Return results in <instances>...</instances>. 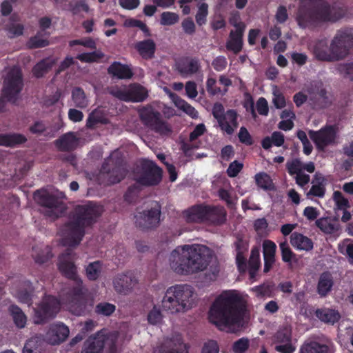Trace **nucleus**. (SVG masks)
<instances>
[{"label": "nucleus", "instance_id": "f257e3e1", "mask_svg": "<svg viewBox=\"0 0 353 353\" xmlns=\"http://www.w3.org/2000/svg\"><path fill=\"white\" fill-rule=\"evenodd\" d=\"M102 212V207L92 202L79 205L60 231L63 245L69 248L59 258V270L75 283V286L70 290L66 301L62 304L72 314L78 316L92 306L94 299L77 275V268L72 262L74 254L72 248L81 241L85 234V228L95 223Z\"/></svg>", "mask_w": 353, "mask_h": 353}, {"label": "nucleus", "instance_id": "f03ea898", "mask_svg": "<svg viewBox=\"0 0 353 353\" xmlns=\"http://www.w3.org/2000/svg\"><path fill=\"white\" fill-rule=\"evenodd\" d=\"M242 298L235 290L223 292L212 303L209 320L220 330L234 332L242 326Z\"/></svg>", "mask_w": 353, "mask_h": 353}, {"label": "nucleus", "instance_id": "7ed1b4c3", "mask_svg": "<svg viewBox=\"0 0 353 353\" xmlns=\"http://www.w3.org/2000/svg\"><path fill=\"white\" fill-rule=\"evenodd\" d=\"M212 252L201 244L183 245L173 250L168 258L173 272L179 275H191L207 269L212 260Z\"/></svg>", "mask_w": 353, "mask_h": 353}, {"label": "nucleus", "instance_id": "20e7f679", "mask_svg": "<svg viewBox=\"0 0 353 353\" xmlns=\"http://www.w3.org/2000/svg\"><path fill=\"white\" fill-rule=\"evenodd\" d=\"M197 294L188 284H177L169 287L161 300L162 309L171 314H183L197 305Z\"/></svg>", "mask_w": 353, "mask_h": 353}, {"label": "nucleus", "instance_id": "39448f33", "mask_svg": "<svg viewBox=\"0 0 353 353\" xmlns=\"http://www.w3.org/2000/svg\"><path fill=\"white\" fill-rule=\"evenodd\" d=\"M353 42V29L339 30L328 47L327 39L317 41L313 47L315 57L321 61H332L343 59Z\"/></svg>", "mask_w": 353, "mask_h": 353}, {"label": "nucleus", "instance_id": "423d86ee", "mask_svg": "<svg viewBox=\"0 0 353 353\" xmlns=\"http://www.w3.org/2000/svg\"><path fill=\"white\" fill-rule=\"evenodd\" d=\"M345 14L343 8L321 2L313 10L301 9L297 12L296 19L301 28H313L325 22H335L344 17Z\"/></svg>", "mask_w": 353, "mask_h": 353}, {"label": "nucleus", "instance_id": "0eeeda50", "mask_svg": "<svg viewBox=\"0 0 353 353\" xmlns=\"http://www.w3.org/2000/svg\"><path fill=\"white\" fill-rule=\"evenodd\" d=\"M119 340V336L117 332L101 330L86 339L81 353H117Z\"/></svg>", "mask_w": 353, "mask_h": 353}, {"label": "nucleus", "instance_id": "6e6552de", "mask_svg": "<svg viewBox=\"0 0 353 353\" xmlns=\"http://www.w3.org/2000/svg\"><path fill=\"white\" fill-rule=\"evenodd\" d=\"M2 89V97L0 99V112L3 110L4 100L14 103L19 98L23 88V81L19 68L12 67L6 69Z\"/></svg>", "mask_w": 353, "mask_h": 353}, {"label": "nucleus", "instance_id": "1a4fd4ad", "mask_svg": "<svg viewBox=\"0 0 353 353\" xmlns=\"http://www.w3.org/2000/svg\"><path fill=\"white\" fill-rule=\"evenodd\" d=\"M34 198L43 208L46 216L54 220L61 216L65 210L63 203V194L60 192H49L45 190H38Z\"/></svg>", "mask_w": 353, "mask_h": 353}, {"label": "nucleus", "instance_id": "9d476101", "mask_svg": "<svg viewBox=\"0 0 353 353\" xmlns=\"http://www.w3.org/2000/svg\"><path fill=\"white\" fill-rule=\"evenodd\" d=\"M142 123L150 130L161 136H169L172 130L170 125L163 119L161 113L152 105H148L139 110Z\"/></svg>", "mask_w": 353, "mask_h": 353}, {"label": "nucleus", "instance_id": "9b49d317", "mask_svg": "<svg viewBox=\"0 0 353 353\" xmlns=\"http://www.w3.org/2000/svg\"><path fill=\"white\" fill-rule=\"evenodd\" d=\"M60 302L54 296H45L38 306L34 309L32 321L34 324H41L53 318L59 312Z\"/></svg>", "mask_w": 353, "mask_h": 353}, {"label": "nucleus", "instance_id": "f8f14e48", "mask_svg": "<svg viewBox=\"0 0 353 353\" xmlns=\"http://www.w3.org/2000/svg\"><path fill=\"white\" fill-rule=\"evenodd\" d=\"M274 349L281 353H293L296 346L292 343V329L290 325H285L279 327L272 336Z\"/></svg>", "mask_w": 353, "mask_h": 353}, {"label": "nucleus", "instance_id": "ddd939ff", "mask_svg": "<svg viewBox=\"0 0 353 353\" xmlns=\"http://www.w3.org/2000/svg\"><path fill=\"white\" fill-rule=\"evenodd\" d=\"M308 133L316 148L321 150L336 143L337 132L334 126H325L318 131L310 130Z\"/></svg>", "mask_w": 353, "mask_h": 353}, {"label": "nucleus", "instance_id": "4468645a", "mask_svg": "<svg viewBox=\"0 0 353 353\" xmlns=\"http://www.w3.org/2000/svg\"><path fill=\"white\" fill-rule=\"evenodd\" d=\"M153 353H188V346L180 334L164 338L154 348Z\"/></svg>", "mask_w": 353, "mask_h": 353}, {"label": "nucleus", "instance_id": "2eb2a0df", "mask_svg": "<svg viewBox=\"0 0 353 353\" xmlns=\"http://www.w3.org/2000/svg\"><path fill=\"white\" fill-rule=\"evenodd\" d=\"M160 215L161 208L157 202H154L150 210H144L136 215V222L141 228H153L159 224Z\"/></svg>", "mask_w": 353, "mask_h": 353}, {"label": "nucleus", "instance_id": "dca6fc26", "mask_svg": "<svg viewBox=\"0 0 353 353\" xmlns=\"http://www.w3.org/2000/svg\"><path fill=\"white\" fill-rule=\"evenodd\" d=\"M161 170L152 161H147L145 163L143 173L137 178V181L144 185H154L161 181Z\"/></svg>", "mask_w": 353, "mask_h": 353}, {"label": "nucleus", "instance_id": "f3484780", "mask_svg": "<svg viewBox=\"0 0 353 353\" xmlns=\"http://www.w3.org/2000/svg\"><path fill=\"white\" fill-rule=\"evenodd\" d=\"M69 334V328L65 325L62 323H54L50 325L47 332L46 340L51 345H58L63 342Z\"/></svg>", "mask_w": 353, "mask_h": 353}, {"label": "nucleus", "instance_id": "a211bd4d", "mask_svg": "<svg viewBox=\"0 0 353 353\" xmlns=\"http://www.w3.org/2000/svg\"><path fill=\"white\" fill-rule=\"evenodd\" d=\"M137 284V279L131 273L118 274L113 280L114 288L120 294H128Z\"/></svg>", "mask_w": 353, "mask_h": 353}, {"label": "nucleus", "instance_id": "6ab92c4d", "mask_svg": "<svg viewBox=\"0 0 353 353\" xmlns=\"http://www.w3.org/2000/svg\"><path fill=\"white\" fill-rule=\"evenodd\" d=\"M310 95L308 103L315 110H320L326 108L330 103L329 99L325 95V91L321 90L314 93L312 89L307 87L305 90Z\"/></svg>", "mask_w": 353, "mask_h": 353}, {"label": "nucleus", "instance_id": "aec40b11", "mask_svg": "<svg viewBox=\"0 0 353 353\" xmlns=\"http://www.w3.org/2000/svg\"><path fill=\"white\" fill-rule=\"evenodd\" d=\"M221 129L228 134H232L238 127L237 113L234 110H229L225 117L218 121Z\"/></svg>", "mask_w": 353, "mask_h": 353}, {"label": "nucleus", "instance_id": "412c9836", "mask_svg": "<svg viewBox=\"0 0 353 353\" xmlns=\"http://www.w3.org/2000/svg\"><path fill=\"white\" fill-rule=\"evenodd\" d=\"M205 221L214 224H221L226 219V212L221 206H205Z\"/></svg>", "mask_w": 353, "mask_h": 353}, {"label": "nucleus", "instance_id": "4be33fe9", "mask_svg": "<svg viewBox=\"0 0 353 353\" xmlns=\"http://www.w3.org/2000/svg\"><path fill=\"white\" fill-rule=\"evenodd\" d=\"M264 257V272H268L272 268L275 261L276 244L270 241L265 240L263 243Z\"/></svg>", "mask_w": 353, "mask_h": 353}, {"label": "nucleus", "instance_id": "5701e85b", "mask_svg": "<svg viewBox=\"0 0 353 353\" xmlns=\"http://www.w3.org/2000/svg\"><path fill=\"white\" fill-rule=\"evenodd\" d=\"M201 68L199 61L195 59H187L177 64V70L183 77L196 73Z\"/></svg>", "mask_w": 353, "mask_h": 353}, {"label": "nucleus", "instance_id": "b1692460", "mask_svg": "<svg viewBox=\"0 0 353 353\" xmlns=\"http://www.w3.org/2000/svg\"><path fill=\"white\" fill-rule=\"evenodd\" d=\"M286 168L290 175H296L303 172V170H305L309 173H312L315 170V165L313 162L310 161L304 163L298 159L288 161L286 163Z\"/></svg>", "mask_w": 353, "mask_h": 353}, {"label": "nucleus", "instance_id": "393cba45", "mask_svg": "<svg viewBox=\"0 0 353 353\" xmlns=\"http://www.w3.org/2000/svg\"><path fill=\"white\" fill-rule=\"evenodd\" d=\"M238 30L231 31L229 39L226 43L228 50L232 51L234 54L239 53L243 46L242 37L243 34V26L240 25Z\"/></svg>", "mask_w": 353, "mask_h": 353}, {"label": "nucleus", "instance_id": "a878e982", "mask_svg": "<svg viewBox=\"0 0 353 353\" xmlns=\"http://www.w3.org/2000/svg\"><path fill=\"white\" fill-rule=\"evenodd\" d=\"M290 243L297 250L310 251L313 249L312 241L302 234L294 232L290 236Z\"/></svg>", "mask_w": 353, "mask_h": 353}, {"label": "nucleus", "instance_id": "bb28decb", "mask_svg": "<svg viewBox=\"0 0 353 353\" xmlns=\"http://www.w3.org/2000/svg\"><path fill=\"white\" fill-rule=\"evenodd\" d=\"M205 132V126L204 124L197 125L194 130L190 134V139L188 142L184 143L182 145V150L185 154L189 155L192 150L199 148V144L195 142L196 139L202 135Z\"/></svg>", "mask_w": 353, "mask_h": 353}, {"label": "nucleus", "instance_id": "cd10ccee", "mask_svg": "<svg viewBox=\"0 0 353 353\" xmlns=\"http://www.w3.org/2000/svg\"><path fill=\"white\" fill-rule=\"evenodd\" d=\"M206 205H194L184 212L186 221L198 223L205 221Z\"/></svg>", "mask_w": 353, "mask_h": 353}, {"label": "nucleus", "instance_id": "c85d7f7f", "mask_svg": "<svg viewBox=\"0 0 353 353\" xmlns=\"http://www.w3.org/2000/svg\"><path fill=\"white\" fill-rule=\"evenodd\" d=\"M55 144L60 150H71L77 146L78 139L73 132H68L57 139Z\"/></svg>", "mask_w": 353, "mask_h": 353}, {"label": "nucleus", "instance_id": "c756f323", "mask_svg": "<svg viewBox=\"0 0 353 353\" xmlns=\"http://www.w3.org/2000/svg\"><path fill=\"white\" fill-rule=\"evenodd\" d=\"M135 48L143 58L150 59L154 54L156 44L153 40L146 39L138 42Z\"/></svg>", "mask_w": 353, "mask_h": 353}, {"label": "nucleus", "instance_id": "7c9ffc66", "mask_svg": "<svg viewBox=\"0 0 353 353\" xmlns=\"http://www.w3.org/2000/svg\"><path fill=\"white\" fill-rule=\"evenodd\" d=\"M316 226L324 233L333 234L340 229L338 222L329 217H323L316 221Z\"/></svg>", "mask_w": 353, "mask_h": 353}, {"label": "nucleus", "instance_id": "2f4dec72", "mask_svg": "<svg viewBox=\"0 0 353 353\" xmlns=\"http://www.w3.org/2000/svg\"><path fill=\"white\" fill-rule=\"evenodd\" d=\"M108 72L118 79H130L132 76L131 68L127 65L114 62L108 68Z\"/></svg>", "mask_w": 353, "mask_h": 353}, {"label": "nucleus", "instance_id": "473e14b6", "mask_svg": "<svg viewBox=\"0 0 353 353\" xmlns=\"http://www.w3.org/2000/svg\"><path fill=\"white\" fill-rule=\"evenodd\" d=\"M333 281L332 275L328 272L321 274L318 285L317 292L321 296H325L332 290Z\"/></svg>", "mask_w": 353, "mask_h": 353}, {"label": "nucleus", "instance_id": "72a5a7b5", "mask_svg": "<svg viewBox=\"0 0 353 353\" xmlns=\"http://www.w3.org/2000/svg\"><path fill=\"white\" fill-rule=\"evenodd\" d=\"M330 347L327 344L317 341L305 343L299 350V353H328Z\"/></svg>", "mask_w": 353, "mask_h": 353}, {"label": "nucleus", "instance_id": "f704fd0d", "mask_svg": "<svg viewBox=\"0 0 353 353\" xmlns=\"http://www.w3.org/2000/svg\"><path fill=\"white\" fill-rule=\"evenodd\" d=\"M316 316L321 321L330 324H334L341 318V315L338 311L329 308L317 310L316 311Z\"/></svg>", "mask_w": 353, "mask_h": 353}, {"label": "nucleus", "instance_id": "c9c22d12", "mask_svg": "<svg viewBox=\"0 0 353 353\" xmlns=\"http://www.w3.org/2000/svg\"><path fill=\"white\" fill-rule=\"evenodd\" d=\"M170 98L172 99L176 107H177L179 110H182L193 119L198 117V112L194 107L179 97L174 93H170Z\"/></svg>", "mask_w": 353, "mask_h": 353}, {"label": "nucleus", "instance_id": "e433bc0d", "mask_svg": "<svg viewBox=\"0 0 353 353\" xmlns=\"http://www.w3.org/2000/svg\"><path fill=\"white\" fill-rule=\"evenodd\" d=\"M130 101L140 102L148 97V90L139 84H130L128 85Z\"/></svg>", "mask_w": 353, "mask_h": 353}, {"label": "nucleus", "instance_id": "4c0bfd02", "mask_svg": "<svg viewBox=\"0 0 353 353\" xmlns=\"http://www.w3.org/2000/svg\"><path fill=\"white\" fill-rule=\"evenodd\" d=\"M285 137L281 132H274L270 137H265L261 142L264 149L268 150L272 145L280 147L284 143Z\"/></svg>", "mask_w": 353, "mask_h": 353}, {"label": "nucleus", "instance_id": "58836bf2", "mask_svg": "<svg viewBox=\"0 0 353 353\" xmlns=\"http://www.w3.org/2000/svg\"><path fill=\"white\" fill-rule=\"evenodd\" d=\"M57 59L48 58L38 63L33 68L34 75L37 77H43L57 63Z\"/></svg>", "mask_w": 353, "mask_h": 353}, {"label": "nucleus", "instance_id": "ea45409f", "mask_svg": "<svg viewBox=\"0 0 353 353\" xmlns=\"http://www.w3.org/2000/svg\"><path fill=\"white\" fill-rule=\"evenodd\" d=\"M9 312L16 326L19 328L25 327L27 323V317L23 311L18 306L12 305L9 307Z\"/></svg>", "mask_w": 353, "mask_h": 353}, {"label": "nucleus", "instance_id": "a19ab883", "mask_svg": "<svg viewBox=\"0 0 353 353\" xmlns=\"http://www.w3.org/2000/svg\"><path fill=\"white\" fill-rule=\"evenodd\" d=\"M26 141V137L23 135L19 134L0 135L1 145L12 146L16 144L22 143Z\"/></svg>", "mask_w": 353, "mask_h": 353}, {"label": "nucleus", "instance_id": "79ce46f5", "mask_svg": "<svg viewBox=\"0 0 353 353\" xmlns=\"http://www.w3.org/2000/svg\"><path fill=\"white\" fill-rule=\"evenodd\" d=\"M32 256L36 263L42 264L52 256L50 248L48 246L35 248L33 249Z\"/></svg>", "mask_w": 353, "mask_h": 353}, {"label": "nucleus", "instance_id": "37998d69", "mask_svg": "<svg viewBox=\"0 0 353 353\" xmlns=\"http://www.w3.org/2000/svg\"><path fill=\"white\" fill-rule=\"evenodd\" d=\"M72 99L74 105L83 108L88 106V99L84 91L80 88H75L72 92Z\"/></svg>", "mask_w": 353, "mask_h": 353}, {"label": "nucleus", "instance_id": "c03bdc74", "mask_svg": "<svg viewBox=\"0 0 353 353\" xmlns=\"http://www.w3.org/2000/svg\"><path fill=\"white\" fill-rule=\"evenodd\" d=\"M102 270V264L100 261L90 263L85 268L86 276L89 280H97L101 275Z\"/></svg>", "mask_w": 353, "mask_h": 353}, {"label": "nucleus", "instance_id": "a18cd8bd", "mask_svg": "<svg viewBox=\"0 0 353 353\" xmlns=\"http://www.w3.org/2000/svg\"><path fill=\"white\" fill-rule=\"evenodd\" d=\"M314 176L315 179L319 181V184L313 185L307 193V195H312L321 198L323 197L325 192V188L323 183L325 182V179L321 174L318 173H316Z\"/></svg>", "mask_w": 353, "mask_h": 353}, {"label": "nucleus", "instance_id": "49530a36", "mask_svg": "<svg viewBox=\"0 0 353 353\" xmlns=\"http://www.w3.org/2000/svg\"><path fill=\"white\" fill-rule=\"evenodd\" d=\"M339 252L348 257L349 261L353 264V243L349 239H345L338 244Z\"/></svg>", "mask_w": 353, "mask_h": 353}, {"label": "nucleus", "instance_id": "de8ad7c7", "mask_svg": "<svg viewBox=\"0 0 353 353\" xmlns=\"http://www.w3.org/2000/svg\"><path fill=\"white\" fill-rule=\"evenodd\" d=\"M163 316L161 310L154 305L147 315L148 323L152 325H159L163 322Z\"/></svg>", "mask_w": 353, "mask_h": 353}, {"label": "nucleus", "instance_id": "09e8293b", "mask_svg": "<svg viewBox=\"0 0 353 353\" xmlns=\"http://www.w3.org/2000/svg\"><path fill=\"white\" fill-rule=\"evenodd\" d=\"M332 199L337 210H347L350 208L349 200L340 191L333 192Z\"/></svg>", "mask_w": 353, "mask_h": 353}, {"label": "nucleus", "instance_id": "8fccbe9b", "mask_svg": "<svg viewBox=\"0 0 353 353\" xmlns=\"http://www.w3.org/2000/svg\"><path fill=\"white\" fill-rule=\"evenodd\" d=\"M46 33L43 34L41 32H38L34 37H32L28 43L30 48H43L49 45V41L47 39Z\"/></svg>", "mask_w": 353, "mask_h": 353}, {"label": "nucleus", "instance_id": "3c124183", "mask_svg": "<svg viewBox=\"0 0 353 353\" xmlns=\"http://www.w3.org/2000/svg\"><path fill=\"white\" fill-rule=\"evenodd\" d=\"M110 93L120 100L130 101L128 85L112 87L110 89Z\"/></svg>", "mask_w": 353, "mask_h": 353}, {"label": "nucleus", "instance_id": "603ef678", "mask_svg": "<svg viewBox=\"0 0 353 353\" xmlns=\"http://www.w3.org/2000/svg\"><path fill=\"white\" fill-rule=\"evenodd\" d=\"M104 57V54L100 50H97L89 53H81L77 55V59L82 62L92 63L99 61Z\"/></svg>", "mask_w": 353, "mask_h": 353}, {"label": "nucleus", "instance_id": "864d4df0", "mask_svg": "<svg viewBox=\"0 0 353 353\" xmlns=\"http://www.w3.org/2000/svg\"><path fill=\"white\" fill-rule=\"evenodd\" d=\"M255 180L258 186L264 190H269L273 187L272 179L266 173L261 172L256 174Z\"/></svg>", "mask_w": 353, "mask_h": 353}, {"label": "nucleus", "instance_id": "5fc2aeb1", "mask_svg": "<svg viewBox=\"0 0 353 353\" xmlns=\"http://www.w3.org/2000/svg\"><path fill=\"white\" fill-rule=\"evenodd\" d=\"M179 21V17L174 12H163L161 15L160 23L162 26H172Z\"/></svg>", "mask_w": 353, "mask_h": 353}, {"label": "nucleus", "instance_id": "6e6d98bb", "mask_svg": "<svg viewBox=\"0 0 353 353\" xmlns=\"http://www.w3.org/2000/svg\"><path fill=\"white\" fill-rule=\"evenodd\" d=\"M206 88L208 92L211 95L224 94L228 90L226 88L221 89L216 86V81L212 77H209L206 81Z\"/></svg>", "mask_w": 353, "mask_h": 353}, {"label": "nucleus", "instance_id": "4d7b16f0", "mask_svg": "<svg viewBox=\"0 0 353 353\" xmlns=\"http://www.w3.org/2000/svg\"><path fill=\"white\" fill-rule=\"evenodd\" d=\"M281 252L282 260L285 263H291L295 257V254L290 249L287 242H282L279 244Z\"/></svg>", "mask_w": 353, "mask_h": 353}, {"label": "nucleus", "instance_id": "13d9d810", "mask_svg": "<svg viewBox=\"0 0 353 353\" xmlns=\"http://www.w3.org/2000/svg\"><path fill=\"white\" fill-rule=\"evenodd\" d=\"M208 14V6L203 3L199 5L195 19L199 26H202L206 23V18Z\"/></svg>", "mask_w": 353, "mask_h": 353}, {"label": "nucleus", "instance_id": "bf43d9fd", "mask_svg": "<svg viewBox=\"0 0 353 353\" xmlns=\"http://www.w3.org/2000/svg\"><path fill=\"white\" fill-rule=\"evenodd\" d=\"M219 198L224 201L229 208H233L236 203V199L232 194L229 190L221 188L218 191Z\"/></svg>", "mask_w": 353, "mask_h": 353}, {"label": "nucleus", "instance_id": "052dcab7", "mask_svg": "<svg viewBox=\"0 0 353 353\" xmlns=\"http://www.w3.org/2000/svg\"><path fill=\"white\" fill-rule=\"evenodd\" d=\"M115 305L109 303H101L96 307V312L103 316H110L115 311Z\"/></svg>", "mask_w": 353, "mask_h": 353}, {"label": "nucleus", "instance_id": "680f3d73", "mask_svg": "<svg viewBox=\"0 0 353 353\" xmlns=\"http://www.w3.org/2000/svg\"><path fill=\"white\" fill-rule=\"evenodd\" d=\"M272 94V102L274 106L278 109L284 108L286 105L285 97L276 87L274 88Z\"/></svg>", "mask_w": 353, "mask_h": 353}, {"label": "nucleus", "instance_id": "e2e57ef3", "mask_svg": "<svg viewBox=\"0 0 353 353\" xmlns=\"http://www.w3.org/2000/svg\"><path fill=\"white\" fill-rule=\"evenodd\" d=\"M70 9L74 14H77L81 11L89 12V7L85 0H77L76 2L70 3Z\"/></svg>", "mask_w": 353, "mask_h": 353}, {"label": "nucleus", "instance_id": "0e129e2a", "mask_svg": "<svg viewBox=\"0 0 353 353\" xmlns=\"http://www.w3.org/2000/svg\"><path fill=\"white\" fill-rule=\"evenodd\" d=\"M248 347V339L245 338H241L234 343L232 349L235 353H244Z\"/></svg>", "mask_w": 353, "mask_h": 353}, {"label": "nucleus", "instance_id": "69168bd1", "mask_svg": "<svg viewBox=\"0 0 353 353\" xmlns=\"http://www.w3.org/2000/svg\"><path fill=\"white\" fill-rule=\"evenodd\" d=\"M15 296L21 303L28 304V305L32 304V295L30 292H28L26 290L18 291Z\"/></svg>", "mask_w": 353, "mask_h": 353}, {"label": "nucleus", "instance_id": "338daca9", "mask_svg": "<svg viewBox=\"0 0 353 353\" xmlns=\"http://www.w3.org/2000/svg\"><path fill=\"white\" fill-rule=\"evenodd\" d=\"M249 267L259 269L260 267V252L258 248L252 250L251 256L249 260Z\"/></svg>", "mask_w": 353, "mask_h": 353}, {"label": "nucleus", "instance_id": "774afa93", "mask_svg": "<svg viewBox=\"0 0 353 353\" xmlns=\"http://www.w3.org/2000/svg\"><path fill=\"white\" fill-rule=\"evenodd\" d=\"M219 347L217 342L213 340L209 341L203 345L202 353H219Z\"/></svg>", "mask_w": 353, "mask_h": 353}]
</instances>
